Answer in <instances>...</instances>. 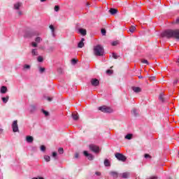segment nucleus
<instances>
[{"instance_id":"34","label":"nucleus","mask_w":179,"mask_h":179,"mask_svg":"<svg viewBox=\"0 0 179 179\" xmlns=\"http://www.w3.org/2000/svg\"><path fill=\"white\" fill-rule=\"evenodd\" d=\"M39 72H40V73H43V72H45V68L39 67Z\"/></svg>"},{"instance_id":"13","label":"nucleus","mask_w":179,"mask_h":179,"mask_svg":"<svg viewBox=\"0 0 179 179\" xmlns=\"http://www.w3.org/2000/svg\"><path fill=\"white\" fill-rule=\"evenodd\" d=\"M122 178H129L131 176V173L129 172H124L122 174H120Z\"/></svg>"},{"instance_id":"60","label":"nucleus","mask_w":179,"mask_h":179,"mask_svg":"<svg viewBox=\"0 0 179 179\" xmlns=\"http://www.w3.org/2000/svg\"><path fill=\"white\" fill-rule=\"evenodd\" d=\"M0 159H1V155H0Z\"/></svg>"},{"instance_id":"38","label":"nucleus","mask_w":179,"mask_h":179,"mask_svg":"<svg viewBox=\"0 0 179 179\" xmlns=\"http://www.w3.org/2000/svg\"><path fill=\"white\" fill-rule=\"evenodd\" d=\"M145 159H152V157L149 154H145Z\"/></svg>"},{"instance_id":"40","label":"nucleus","mask_w":179,"mask_h":179,"mask_svg":"<svg viewBox=\"0 0 179 179\" xmlns=\"http://www.w3.org/2000/svg\"><path fill=\"white\" fill-rule=\"evenodd\" d=\"M142 64H146L147 65H149V62H148L146 59L141 60Z\"/></svg>"},{"instance_id":"28","label":"nucleus","mask_w":179,"mask_h":179,"mask_svg":"<svg viewBox=\"0 0 179 179\" xmlns=\"http://www.w3.org/2000/svg\"><path fill=\"white\" fill-rule=\"evenodd\" d=\"M44 160L47 162H50L51 160V157L48 155H44Z\"/></svg>"},{"instance_id":"17","label":"nucleus","mask_w":179,"mask_h":179,"mask_svg":"<svg viewBox=\"0 0 179 179\" xmlns=\"http://www.w3.org/2000/svg\"><path fill=\"white\" fill-rule=\"evenodd\" d=\"M110 176L113 177V178H118V173L117 171H110Z\"/></svg>"},{"instance_id":"59","label":"nucleus","mask_w":179,"mask_h":179,"mask_svg":"<svg viewBox=\"0 0 179 179\" xmlns=\"http://www.w3.org/2000/svg\"><path fill=\"white\" fill-rule=\"evenodd\" d=\"M47 0H41V2H45Z\"/></svg>"},{"instance_id":"24","label":"nucleus","mask_w":179,"mask_h":179,"mask_svg":"<svg viewBox=\"0 0 179 179\" xmlns=\"http://www.w3.org/2000/svg\"><path fill=\"white\" fill-rule=\"evenodd\" d=\"M104 166L105 167H110V166H111V164H110V161H108V159H106L104 160Z\"/></svg>"},{"instance_id":"57","label":"nucleus","mask_w":179,"mask_h":179,"mask_svg":"<svg viewBox=\"0 0 179 179\" xmlns=\"http://www.w3.org/2000/svg\"><path fill=\"white\" fill-rule=\"evenodd\" d=\"M58 72H60L61 73H62V69H58Z\"/></svg>"},{"instance_id":"10","label":"nucleus","mask_w":179,"mask_h":179,"mask_svg":"<svg viewBox=\"0 0 179 179\" xmlns=\"http://www.w3.org/2000/svg\"><path fill=\"white\" fill-rule=\"evenodd\" d=\"M24 38H31L33 37V34L30 31L25 32L24 35Z\"/></svg>"},{"instance_id":"15","label":"nucleus","mask_w":179,"mask_h":179,"mask_svg":"<svg viewBox=\"0 0 179 179\" xmlns=\"http://www.w3.org/2000/svg\"><path fill=\"white\" fill-rule=\"evenodd\" d=\"M31 54L32 57H37L38 56V51L37 50V49H32Z\"/></svg>"},{"instance_id":"36","label":"nucleus","mask_w":179,"mask_h":179,"mask_svg":"<svg viewBox=\"0 0 179 179\" xmlns=\"http://www.w3.org/2000/svg\"><path fill=\"white\" fill-rule=\"evenodd\" d=\"M77 63H78V60H77V59H73L71 60V64H72V65H76Z\"/></svg>"},{"instance_id":"45","label":"nucleus","mask_w":179,"mask_h":179,"mask_svg":"<svg viewBox=\"0 0 179 179\" xmlns=\"http://www.w3.org/2000/svg\"><path fill=\"white\" fill-rule=\"evenodd\" d=\"M31 45H32V47H34L36 48L37 47V43L36 42H32Z\"/></svg>"},{"instance_id":"32","label":"nucleus","mask_w":179,"mask_h":179,"mask_svg":"<svg viewBox=\"0 0 179 179\" xmlns=\"http://www.w3.org/2000/svg\"><path fill=\"white\" fill-rule=\"evenodd\" d=\"M42 113L44 114L45 117H48V115H50V113H48V111L45 110L44 109H42Z\"/></svg>"},{"instance_id":"55","label":"nucleus","mask_w":179,"mask_h":179,"mask_svg":"<svg viewBox=\"0 0 179 179\" xmlns=\"http://www.w3.org/2000/svg\"><path fill=\"white\" fill-rule=\"evenodd\" d=\"M3 132V129H0V135Z\"/></svg>"},{"instance_id":"44","label":"nucleus","mask_w":179,"mask_h":179,"mask_svg":"<svg viewBox=\"0 0 179 179\" xmlns=\"http://www.w3.org/2000/svg\"><path fill=\"white\" fill-rule=\"evenodd\" d=\"M160 178H159L157 176H152L150 178V179H159Z\"/></svg>"},{"instance_id":"47","label":"nucleus","mask_w":179,"mask_h":179,"mask_svg":"<svg viewBox=\"0 0 179 179\" xmlns=\"http://www.w3.org/2000/svg\"><path fill=\"white\" fill-rule=\"evenodd\" d=\"M106 73H109L110 75H111V73H113V70H107Z\"/></svg>"},{"instance_id":"35","label":"nucleus","mask_w":179,"mask_h":179,"mask_svg":"<svg viewBox=\"0 0 179 179\" xmlns=\"http://www.w3.org/2000/svg\"><path fill=\"white\" fill-rule=\"evenodd\" d=\"M38 62H43V61H44V59H43V57L41 56H38L37 58Z\"/></svg>"},{"instance_id":"29","label":"nucleus","mask_w":179,"mask_h":179,"mask_svg":"<svg viewBox=\"0 0 179 179\" xmlns=\"http://www.w3.org/2000/svg\"><path fill=\"white\" fill-rule=\"evenodd\" d=\"M131 113H132L133 115H134V117L138 116V110L136 109H133Z\"/></svg>"},{"instance_id":"4","label":"nucleus","mask_w":179,"mask_h":179,"mask_svg":"<svg viewBox=\"0 0 179 179\" xmlns=\"http://www.w3.org/2000/svg\"><path fill=\"white\" fill-rule=\"evenodd\" d=\"M115 156L116 159L119 160V162H127V157L122 153L117 152Z\"/></svg>"},{"instance_id":"20","label":"nucleus","mask_w":179,"mask_h":179,"mask_svg":"<svg viewBox=\"0 0 179 179\" xmlns=\"http://www.w3.org/2000/svg\"><path fill=\"white\" fill-rule=\"evenodd\" d=\"M36 110H37V108L36 107V106H34V105L30 106V107H29L30 113H34V111H36Z\"/></svg>"},{"instance_id":"42","label":"nucleus","mask_w":179,"mask_h":179,"mask_svg":"<svg viewBox=\"0 0 179 179\" xmlns=\"http://www.w3.org/2000/svg\"><path fill=\"white\" fill-rule=\"evenodd\" d=\"M57 152H53L52 153V157H54V159H57Z\"/></svg>"},{"instance_id":"48","label":"nucleus","mask_w":179,"mask_h":179,"mask_svg":"<svg viewBox=\"0 0 179 179\" xmlns=\"http://www.w3.org/2000/svg\"><path fill=\"white\" fill-rule=\"evenodd\" d=\"M75 158H76V159H79V153L76 152V153L75 154Z\"/></svg>"},{"instance_id":"5","label":"nucleus","mask_w":179,"mask_h":179,"mask_svg":"<svg viewBox=\"0 0 179 179\" xmlns=\"http://www.w3.org/2000/svg\"><path fill=\"white\" fill-rule=\"evenodd\" d=\"M90 149L92 152H94V153H99V152H100V148L93 144L90 145Z\"/></svg>"},{"instance_id":"53","label":"nucleus","mask_w":179,"mask_h":179,"mask_svg":"<svg viewBox=\"0 0 179 179\" xmlns=\"http://www.w3.org/2000/svg\"><path fill=\"white\" fill-rule=\"evenodd\" d=\"M32 179H44L43 177L33 178Z\"/></svg>"},{"instance_id":"39","label":"nucleus","mask_w":179,"mask_h":179,"mask_svg":"<svg viewBox=\"0 0 179 179\" xmlns=\"http://www.w3.org/2000/svg\"><path fill=\"white\" fill-rule=\"evenodd\" d=\"M59 6H55V12H59Z\"/></svg>"},{"instance_id":"3","label":"nucleus","mask_w":179,"mask_h":179,"mask_svg":"<svg viewBox=\"0 0 179 179\" xmlns=\"http://www.w3.org/2000/svg\"><path fill=\"white\" fill-rule=\"evenodd\" d=\"M98 110L99 111H101V113H113V110L111 109V108H110L108 106H99L98 108Z\"/></svg>"},{"instance_id":"2","label":"nucleus","mask_w":179,"mask_h":179,"mask_svg":"<svg viewBox=\"0 0 179 179\" xmlns=\"http://www.w3.org/2000/svg\"><path fill=\"white\" fill-rule=\"evenodd\" d=\"M94 55L96 57H103L104 55V48L101 45H96L94 47Z\"/></svg>"},{"instance_id":"56","label":"nucleus","mask_w":179,"mask_h":179,"mask_svg":"<svg viewBox=\"0 0 179 179\" xmlns=\"http://www.w3.org/2000/svg\"><path fill=\"white\" fill-rule=\"evenodd\" d=\"M95 174H96V176H100L101 173H100V172H96Z\"/></svg>"},{"instance_id":"7","label":"nucleus","mask_w":179,"mask_h":179,"mask_svg":"<svg viewBox=\"0 0 179 179\" xmlns=\"http://www.w3.org/2000/svg\"><path fill=\"white\" fill-rule=\"evenodd\" d=\"M91 85L92 86L96 87L100 85V81L97 78H92L91 79Z\"/></svg>"},{"instance_id":"1","label":"nucleus","mask_w":179,"mask_h":179,"mask_svg":"<svg viewBox=\"0 0 179 179\" xmlns=\"http://www.w3.org/2000/svg\"><path fill=\"white\" fill-rule=\"evenodd\" d=\"M162 37L166 38H176L179 40V29H168L161 34Z\"/></svg>"},{"instance_id":"19","label":"nucleus","mask_w":179,"mask_h":179,"mask_svg":"<svg viewBox=\"0 0 179 179\" xmlns=\"http://www.w3.org/2000/svg\"><path fill=\"white\" fill-rule=\"evenodd\" d=\"M50 30H51V31H52V36H53V37H55V28L54 27V25H50Z\"/></svg>"},{"instance_id":"14","label":"nucleus","mask_w":179,"mask_h":179,"mask_svg":"<svg viewBox=\"0 0 179 179\" xmlns=\"http://www.w3.org/2000/svg\"><path fill=\"white\" fill-rule=\"evenodd\" d=\"M6 92H8V87H6V86H2L0 89V93H1V94H5Z\"/></svg>"},{"instance_id":"16","label":"nucleus","mask_w":179,"mask_h":179,"mask_svg":"<svg viewBox=\"0 0 179 179\" xmlns=\"http://www.w3.org/2000/svg\"><path fill=\"white\" fill-rule=\"evenodd\" d=\"M132 90L134 93H140V92H142V90L139 87H132Z\"/></svg>"},{"instance_id":"52","label":"nucleus","mask_w":179,"mask_h":179,"mask_svg":"<svg viewBox=\"0 0 179 179\" xmlns=\"http://www.w3.org/2000/svg\"><path fill=\"white\" fill-rule=\"evenodd\" d=\"M47 99L48 101H52V98L48 97Z\"/></svg>"},{"instance_id":"31","label":"nucleus","mask_w":179,"mask_h":179,"mask_svg":"<svg viewBox=\"0 0 179 179\" xmlns=\"http://www.w3.org/2000/svg\"><path fill=\"white\" fill-rule=\"evenodd\" d=\"M135 30H136V27L135 26H131L129 29L130 33H134V31H135Z\"/></svg>"},{"instance_id":"9","label":"nucleus","mask_w":179,"mask_h":179,"mask_svg":"<svg viewBox=\"0 0 179 179\" xmlns=\"http://www.w3.org/2000/svg\"><path fill=\"white\" fill-rule=\"evenodd\" d=\"M83 153L85 157H87L88 160H93L94 159V157L92 154H89L87 151H84Z\"/></svg>"},{"instance_id":"21","label":"nucleus","mask_w":179,"mask_h":179,"mask_svg":"<svg viewBox=\"0 0 179 179\" xmlns=\"http://www.w3.org/2000/svg\"><path fill=\"white\" fill-rule=\"evenodd\" d=\"M117 12H118V10H117L115 8H110L109 10V13H110V15H115L117 13Z\"/></svg>"},{"instance_id":"41","label":"nucleus","mask_w":179,"mask_h":179,"mask_svg":"<svg viewBox=\"0 0 179 179\" xmlns=\"http://www.w3.org/2000/svg\"><path fill=\"white\" fill-rule=\"evenodd\" d=\"M41 152H45V145H41Z\"/></svg>"},{"instance_id":"30","label":"nucleus","mask_w":179,"mask_h":179,"mask_svg":"<svg viewBox=\"0 0 179 179\" xmlns=\"http://www.w3.org/2000/svg\"><path fill=\"white\" fill-rule=\"evenodd\" d=\"M125 139H128V141H131L132 139V134H129L125 136Z\"/></svg>"},{"instance_id":"6","label":"nucleus","mask_w":179,"mask_h":179,"mask_svg":"<svg viewBox=\"0 0 179 179\" xmlns=\"http://www.w3.org/2000/svg\"><path fill=\"white\" fill-rule=\"evenodd\" d=\"M12 129L13 132H19V126L17 125V120H14L12 124Z\"/></svg>"},{"instance_id":"22","label":"nucleus","mask_w":179,"mask_h":179,"mask_svg":"<svg viewBox=\"0 0 179 179\" xmlns=\"http://www.w3.org/2000/svg\"><path fill=\"white\" fill-rule=\"evenodd\" d=\"M1 100H2L3 103L6 104V103H8V101H9V96H6V97H2Z\"/></svg>"},{"instance_id":"18","label":"nucleus","mask_w":179,"mask_h":179,"mask_svg":"<svg viewBox=\"0 0 179 179\" xmlns=\"http://www.w3.org/2000/svg\"><path fill=\"white\" fill-rule=\"evenodd\" d=\"M20 6H22V3H15L14 4V9H15V10H19V9H20Z\"/></svg>"},{"instance_id":"43","label":"nucleus","mask_w":179,"mask_h":179,"mask_svg":"<svg viewBox=\"0 0 179 179\" xmlns=\"http://www.w3.org/2000/svg\"><path fill=\"white\" fill-rule=\"evenodd\" d=\"M112 55H113V58H114L115 59H117L118 56L117 55V54L113 53Z\"/></svg>"},{"instance_id":"58","label":"nucleus","mask_w":179,"mask_h":179,"mask_svg":"<svg viewBox=\"0 0 179 179\" xmlns=\"http://www.w3.org/2000/svg\"><path fill=\"white\" fill-rule=\"evenodd\" d=\"M138 79H143V76H138Z\"/></svg>"},{"instance_id":"49","label":"nucleus","mask_w":179,"mask_h":179,"mask_svg":"<svg viewBox=\"0 0 179 179\" xmlns=\"http://www.w3.org/2000/svg\"><path fill=\"white\" fill-rule=\"evenodd\" d=\"M150 80H156V77L155 76H152L150 78Z\"/></svg>"},{"instance_id":"37","label":"nucleus","mask_w":179,"mask_h":179,"mask_svg":"<svg viewBox=\"0 0 179 179\" xmlns=\"http://www.w3.org/2000/svg\"><path fill=\"white\" fill-rule=\"evenodd\" d=\"M101 33L102 36H106V33H107V31H106L105 29H101Z\"/></svg>"},{"instance_id":"33","label":"nucleus","mask_w":179,"mask_h":179,"mask_svg":"<svg viewBox=\"0 0 179 179\" xmlns=\"http://www.w3.org/2000/svg\"><path fill=\"white\" fill-rule=\"evenodd\" d=\"M58 153H59V155H64V148H59L58 149Z\"/></svg>"},{"instance_id":"51","label":"nucleus","mask_w":179,"mask_h":179,"mask_svg":"<svg viewBox=\"0 0 179 179\" xmlns=\"http://www.w3.org/2000/svg\"><path fill=\"white\" fill-rule=\"evenodd\" d=\"M178 83V79H176L173 81V85H176Z\"/></svg>"},{"instance_id":"25","label":"nucleus","mask_w":179,"mask_h":179,"mask_svg":"<svg viewBox=\"0 0 179 179\" xmlns=\"http://www.w3.org/2000/svg\"><path fill=\"white\" fill-rule=\"evenodd\" d=\"M159 99L160 101H162V103H164V94L161 93V94H159Z\"/></svg>"},{"instance_id":"23","label":"nucleus","mask_w":179,"mask_h":179,"mask_svg":"<svg viewBox=\"0 0 179 179\" xmlns=\"http://www.w3.org/2000/svg\"><path fill=\"white\" fill-rule=\"evenodd\" d=\"M72 118L74 120V121H78V120H79V115H78L76 113H73Z\"/></svg>"},{"instance_id":"26","label":"nucleus","mask_w":179,"mask_h":179,"mask_svg":"<svg viewBox=\"0 0 179 179\" xmlns=\"http://www.w3.org/2000/svg\"><path fill=\"white\" fill-rule=\"evenodd\" d=\"M41 41H43V38H41V37L37 36L35 38V42H36L37 44L41 43Z\"/></svg>"},{"instance_id":"12","label":"nucleus","mask_w":179,"mask_h":179,"mask_svg":"<svg viewBox=\"0 0 179 179\" xmlns=\"http://www.w3.org/2000/svg\"><path fill=\"white\" fill-rule=\"evenodd\" d=\"M26 141L27 143H32L33 141H34V138H33L31 136H27Z\"/></svg>"},{"instance_id":"27","label":"nucleus","mask_w":179,"mask_h":179,"mask_svg":"<svg viewBox=\"0 0 179 179\" xmlns=\"http://www.w3.org/2000/svg\"><path fill=\"white\" fill-rule=\"evenodd\" d=\"M30 68H31V66H30V65H29V64H24V66H23V71H27V70H29L30 69Z\"/></svg>"},{"instance_id":"50","label":"nucleus","mask_w":179,"mask_h":179,"mask_svg":"<svg viewBox=\"0 0 179 179\" xmlns=\"http://www.w3.org/2000/svg\"><path fill=\"white\" fill-rule=\"evenodd\" d=\"M17 13L19 16H22V15H23V13H22L20 10L17 11Z\"/></svg>"},{"instance_id":"11","label":"nucleus","mask_w":179,"mask_h":179,"mask_svg":"<svg viewBox=\"0 0 179 179\" xmlns=\"http://www.w3.org/2000/svg\"><path fill=\"white\" fill-rule=\"evenodd\" d=\"M83 41H85V39L82 38L81 41L78 44V48H83V47H85V43Z\"/></svg>"},{"instance_id":"46","label":"nucleus","mask_w":179,"mask_h":179,"mask_svg":"<svg viewBox=\"0 0 179 179\" xmlns=\"http://www.w3.org/2000/svg\"><path fill=\"white\" fill-rule=\"evenodd\" d=\"M112 45H113V46H115V45H117V44H118V42H117V41H113V42H112Z\"/></svg>"},{"instance_id":"54","label":"nucleus","mask_w":179,"mask_h":179,"mask_svg":"<svg viewBox=\"0 0 179 179\" xmlns=\"http://www.w3.org/2000/svg\"><path fill=\"white\" fill-rule=\"evenodd\" d=\"M176 23H177L178 24H179V17L176 19Z\"/></svg>"},{"instance_id":"8","label":"nucleus","mask_w":179,"mask_h":179,"mask_svg":"<svg viewBox=\"0 0 179 179\" xmlns=\"http://www.w3.org/2000/svg\"><path fill=\"white\" fill-rule=\"evenodd\" d=\"M76 30L78 33L81 34V36H86V34H87V31H86V29L83 28H77Z\"/></svg>"}]
</instances>
